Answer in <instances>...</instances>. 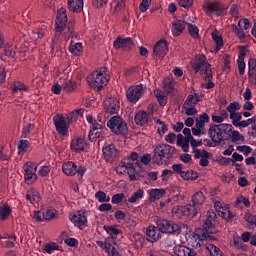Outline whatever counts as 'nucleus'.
I'll list each match as a JSON object with an SVG mask.
<instances>
[{
	"instance_id": "62",
	"label": "nucleus",
	"mask_w": 256,
	"mask_h": 256,
	"mask_svg": "<svg viewBox=\"0 0 256 256\" xmlns=\"http://www.w3.org/2000/svg\"><path fill=\"white\" fill-rule=\"evenodd\" d=\"M236 149L237 151H240V153H244L245 157H247L253 151V149L247 145L237 146Z\"/></svg>"
},
{
	"instance_id": "32",
	"label": "nucleus",
	"mask_w": 256,
	"mask_h": 256,
	"mask_svg": "<svg viewBox=\"0 0 256 256\" xmlns=\"http://www.w3.org/2000/svg\"><path fill=\"white\" fill-rule=\"evenodd\" d=\"M42 215L44 221H53V219L57 218V211L54 208L48 207L42 210Z\"/></svg>"
},
{
	"instance_id": "42",
	"label": "nucleus",
	"mask_w": 256,
	"mask_h": 256,
	"mask_svg": "<svg viewBox=\"0 0 256 256\" xmlns=\"http://www.w3.org/2000/svg\"><path fill=\"white\" fill-rule=\"evenodd\" d=\"M104 230L111 236L112 240L117 239V235L122 233L121 229L117 228V226H104Z\"/></svg>"
},
{
	"instance_id": "47",
	"label": "nucleus",
	"mask_w": 256,
	"mask_h": 256,
	"mask_svg": "<svg viewBox=\"0 0 256 256\" xmlns=\"http://www.w3.org/2000/svg\"><path fill=\"white\" fill-rule=\"evenodd\" d=\"M44 251L48 253V255H51L55 253V251H59V244L55 242L46 243L44 245Z\"/></svg>"
},
{
	"instance_id": "12",
	"label": "nucleus",
	"mask_w": 256,
	"mask_h": 256,
	"mask_svg": "<svg viewBox=\"0 0 256 256\" xmlns=\"http://www.w3.org/2000/svg\"><path fill=\"white\" fill-rule=\"evenodd\" d=\"M227 6L220 1L208 2L203 5V10L205 13H214L216 17H221L225 13Z\"/></svg>"
},
{
	"instance_id": "64",
	"label": "nucleus",
	"mask_w": 256,
	"mask_h": 256,
	"mask_svg": "<svg viewBox=\"0 0 256 256\" xmlns=\"http://www.w3.org/2000/svg\"><path fill=\"white\" fill-rule=\"evenodd\" d=\"M248 81L250 85H256V70L248 71Z\"/></svg>"
},
{
	"instance_id": "5",
	"label": "nucleus",
	"mask_w": 256,
	"mask_h": 256,
	"mask_svg": "<svg viewBox=\"0 0 256 256\" xmlns=\"http://www.w3.org/2000/svg\"><path fill=\"white\" fill-rule=\"evenodd\" d=\"M187 243L194 247L195 249H199V247L205 246L207 241H213L215 237L203 234L201 229L195 230V232H190L187 237Z\"/></svg>"
},
{
	"instance_id": "36",
	"label": "nucleus",
	"mask_w": 256,
	"mask_h": 256,
	"mask_svg": "<svg viewBox=\"0 0 256 256\" xmlns=\"http://www.w3.org/2000/svg\"><path fill=\"white\" fill-rule=\"evenodd\" d=\"M69 51L72 53V55L79 57L83 53V44L73 43V41H71Z\"/></svg>"
},
{
	"instance_id": "27",
	"label": "nucleus",
	"mask_w": 256,
	"mask_h": 256,
	"mask_svg": "<svg viewBox=\"0 0 256 256\" xmlns=\"http://www.w3.org/2000/svg\"><path fill=\"white\" fill-rule=\"evenodd\" d=\"M74 29H75V20H70L65 24H62L61 26L55 27V31H57V33L64 32L65 35H67V33H69L70 35L71 33H73Z\"/></svg>"
},
{
	"instance_id": "45",
	"label": "nucleus",
	"mask_w": 256,
	"mask_h": 256,
	"mask_svg": "<svg viewBox=\"0 0 256 256\" xmlns=\"http://www.w3.org/2000/svg\"><path fill=\"white\" fill-rule=\"evenodd\" d=\"M188 33L192 39H201L199 28L194 24L188 23Z\"/></svg>"
},
{
	"instance_id": "19",
	"label": "nucleus",
	"mask_w": 256,
	"mask_h": 256,
	"mask_svg": "<svg viewBox=\"0 0 256 256\" xmlns=\"http://www.w3.org/2000/svg\"><path fill=\"white\" fill-rule=\"evenodd\" d=\"M103 125L100 123L96 122L93 125H90V131L88 134V139L91 141V143H95L97 139H103Z\"/></svg>"
},
{
	"instance_id": "29",
	"label": "nucleus",
	"mask_w": 256,
	"mask_h": 256,
	"mask_svg": "<svg viewBox=\"0 0 256 256\" xmlns=\"http://www.w3.org/2000/svg\"><path fill=\"white\" fill-rule=\"evenodd\" d=\"M68 9L72 13H81L83 11V0H68Z\"/></svg>"
},
{
	"instance_id": "56",
	"label": "nucleus",
	"mask_w": 256,
	"mask_h": 256,
	"mask_svg": "<svg viewBox=\"0 0 256 256\" xmlns=\"http://www.w3.org/2000/svg\"><path fill=\"white\" fill-rule=\"evenodd\" d=\"M238 27L244 31H247L248 29H251V23L249 22V19L242 18L238 22Z\"/></svg>"
},
{
	"instance_id": "60",
	"label": "nucleus",
	"mask_w": 256,
	"mask_h": 256,
	"mask_svg": "<svg viewBox=\"0 0 256 256\" xmlns=\"http://www.w3.org/2000/svg\"><path fill=\"white\" fill-rule=\"evenodd\" d=\"M29 147V140H20L18 144L19 153H27Z\"/></svg>"
},
{
	"instance_id": "20",
	"label": "nucleus",
	"mask_w": 256,
	"mask_h": 256,
	"mask_svg": "<svg viewBox=\"0 0 256 256\" xmlns=\"http://www.w3.org/2000/svg\"><path fill=\"white\" fill-rule=\"evenodd\" d=\"M217 217V214L213 211H208L207 213V219L204 222V230L206 233H210L213 235L214 233H217V230H215V224H213V221H215V218Z\"/></svg>"
},
{
	"instance_id": "35",
	"label": "nucleus",
	"mask_w": 256,
	"mask_h": 256,
	"mask_svg": "<svg viewBox=\"0 0 256 256\" xmlns=\"http://www.w3.org/2000/svg\"><path fill=\"white\" fill-rule=\"evenodd\" d=\"M11 215V206L9 204L0 205V219L1 221H7Z\"/></svg>"
},
{
	"instance_id": "16",
	"label": "nucleus",
	"mask_w": 256,
	"mask_h": 256,
	"mask_svg": "<svg viewBox=\"0 0 256 256\" xmlns=\"http://www.w3.org/2000/svg\"><path fill=\"white\" fill-rule=\"evenodd\" d=\"M169 53V42L167 40H159L153 47L154 59H163Z\"/></svg>"
},
{
	"instance_id": "26",
	"label": "nucleus",
	"mask_w": 256,
	"mask_h": 256,
	"mask_svg": "<svg viewBox=\"0 0 256 256\" xmlns=\"http://www.w3.org/2000/svg\"><path fill=\"white\" fill-rule=\"evenodd\" d=\"M174 253L177 256H197V252L186 246H176Z\"/></svg>"
},
{
	"instance_id": "57",
	"label": "nucleus",
	"mask_w": 256,
	"mask_h": 256,
	"mask_svg": "<svg viewBox=\"0 0 256 256\" xmlns=\"http://www.w3.org/2000/svg\"><path fill=\"white\" fill-rule=\"evenodd\" d=\"M231 140L232 143H238V141H245V136L241 135V133H239V131L234 130L232 131V135H231Z\"/></svg>"
},
{
	"instance_id": "25",
	"label": "nucleus",
	"mask_w": 256,
	"mask_h": 256,
	"mask_svg": "<svg viewBox=\"0 0 256 256\" xmlns=\"http://www.w3.org/2000/svg\"><path fill=\"white\" fill-rule=\"evenodd\" d=\"M134 122L136 125H139L140 127H145L147 123H149V114L147 112L140 110L135 114Z\"/></svg>"
},
{
	"instance_id": "50",
	"label": "nucleus",
	"mask_w": 256,
	"mask_h": 256,
	"mask_svg": "<svg viewBox=\"0 0 256 256\" xmlns=\"http://www.w3.org/2000/svg\"><path fill=\"white\" fill-rule=\"evenodd\" d=\"M0 161H11V153L0 144Z\"/></svg>"
},
{
	"instance_id": "31",
	"label": "nucleus",
	"mask_w": 256,
	"mask_h": 256,
	"mask_svg": "<svg viewBox=\"0 0 256 256\" xmlns=\"http://www.w3.org/2000/svg\"><path fill=\"white\" fill-rule=\"evenodd\" d=\"M163 89L167 93V95H171L173 91H175V80L171 78H165L163 80Z\"/></svg>"
},
{
	"instance_id": "30",
	"label": "nucleus",
	"mask_w": 256,
	"mask_h": 256,
	"mask_svg": "<svg viewBox=\"0 0 256 256\" xmlns=\"http://www.w3.org/2000/svg\"><path fill=\"white\" fill-rule=\"evenodd\" d=\"M201 101V98L199 97L198 93L190 94L187 96L184 104H183V109L186 107H195L197 103Z\"/></svg>"
},
{
	"instance_id": "28",
	"label": "nucleus",
	"mask_w": 256,
	"mask_h": 256,
	"mask_svg": "<svg viewBox=\"0 0 256 256\" xmlns=\"http://www.w3.org/2000/svg\"><path fill=\"white\" fill-rule=\"evenodd\" d=\"M65 23H67V9L61 7L57 12L55 27H61V25H65Z\"/></svg>"
},
{
	"instance_id": "34",
	"label": "nucleus",
	"mask_w": 256,
	"mask_h": 256,
	"mask_svg": "<svg viewBox=\"0 0 256 256\" xmlns=\"http://www.w3.org/2000/svg\"><path fill=\"white\" fill-rule=\"evenodd\" d=\"M212 39L216 43L215 51H221L225 43L223 42V36L219 35V31L212 32Z\"/></svg>"
},
{
	"instance_id": "39",
	"label": "nucleus",
	"mask_w": 256,
	"mask_h": 256,
	"mask_svg": "<svg viewBox=\"0 0 256 256\" xmlns=\"http://www.w3.org/2000/svg\"><path fill=\"white\" fill-rule=\"evenodd\" d=\"M144 175L143 177H140V179H147L144 180V182L146 183V185H149V183H151V181H157L158 177H159V172H143Z\"/></svg>"
},
{
	"instance_id": "23",
	"label": "nucleus",
	"mask_w": 256,
	"mask_h": 256,
	"mask_svg": "<svg viewBox=\"0 0 256 256\" xmlns=\"http://www.w3.org/2000/svg\"><path fill=\"white\" fill-rule=\"evenodd\" d=\"M146 239L149 243H157L159 241V228L150 225L146 229Z\"/></svg>"
},
{
	"instance_id": "1",
	"label": "nucleus",
	"mask_w": 256,
	"mask_h": 256,
	"mask_svg": "<svg viewBox=\"0 0 256 256\" xmlns=\"http://www.w3.org/2000/svg\"><path fill=\"white\" fill-rule=\"evenodd\" d=\"M177 155V149L169 144H158L153 150L152 161L156 165H167Z\"/></svg>"
},
{
	"instance_id": "44",
	"label": "nucleus",
	"mask_w": 256,
	"mask_h": 256,
	"mask_svg": "<svg viewBox=\"0 0 256 256\" xmlns=\"http://www.w3.org/2000/svg\"><path fill=\"white\" fill-rule=\"evenodd\" d=\"M231 29L232 32L235 33L236 37H238L240 41H245V39H247V35H245V30L237 27V25L235 24L231 25Z\"/></svg>"
},
{
	"instance_id": "40",
	"label": "nucleus",
	"mask_w": 256,
	"mask_h": 256,
	"mask_svg": "<svg viewBox=\"0 0 256 256\" xmlns=\"http://www.w3.org/2000/svg\"><path fill=\"white\" fill-rule=\"evenodd\" d=\"M205 249H207V251H209L211 256H223V252L221 251V249H219V247H217L211 243L206 242Z\"/></svg>"
},
{
	"instance_id": "13",
	"label": "nucleus",
	"mask_w": 256,
	"mask_h": 256,
	"mask_svg": "<svg viewBox=\"0 0 256 256\" xmlns=\"http://www.w3.org/2000/svg\"><path fill=\"white\" fill-rule=\"evenodd\" d=\"M190 65L195 74L199 73V71H204L209 65L207 61V56L204 54H196L194 58L190 61Z\"/></svg>"
},
{
	"instance_id": "3",
	"label": "nucleus",
	"mask_w": 256,
	"mask_h": 256,
	"mask_svg": "<svg viewBox=\"0 0 256 256\" xmlns=\"http://www.w3.org/2000/svg\"><path fill=\"white\" fill-rule=\"evenodd\" d=\"M67 119V120H66ZM63 116V114H56L53 117V123L55 126V129L61 137H68L69 136V125L75 123L77 121V116L72 111L68 113L67 117Z\"/></svg>"
},
{
	"instance_id": "55",
	"label": "nucleus",
	"mask_w": 256,
	"mask_h": 256,
	"mask_svg": "<svg viewBox=\"0 0 256 256\" xmlns=\"http://www.w3.org/2000/svg\"><path fill=\"white\" fill-rule=\"evenodd\" d=\"M226 110L228 113H230V115L237 113V111L241 110V104H239V102H232L227 106Z\"/></svg>"
},
{
	"instance_id": "6",
	"label": "nucleus",
	"mask_w": 256,
	"mask_h": 256,
	"mask_svg": "<svg viewBox=\"0 0 256 256\" xmlns=\"http://www.w3.org/2000/svg\"><path fill=\"white\" fill-rule=\"evenodd\" d=\"M86 81L94 91H103L104 85L109 82V78L102 71H94L87 76Z\"/></svg>"
},
{
	"instance_id": "10",
	"label": "nucleus",
	"mask_w": 256,
	"mask_h": 256,
	"mask_svg": "<svg viewBox=\"0 0 256 256\" xmlns=\"http://www.w3.org/2000/svg\"><path fill=\"white\" fill-rule=\"evenodd\" d=\"M102 156L107 163H115L121 157V151L115 144H107L102 148Z\"/></svg>"
},
{
	"instance_id": "15",
	"label": "nucleus",
	"mask_w": 256,
	"mask_h": 256,
	"mask_svg": "<svg viewBox=\"0 0 256 256\" xmlns=\"http://www.w3.org/2000/svg\"><path fill=\"white\" fill-rule=\"evenodd\" d=\"M214 207L217 211V214L221 217V219H224L225 221H232L235 217V214L229 210V205L223 206L220 201H214Z\"/></svg>"
},
{
	"instance_id": "7",
	"label": "nucleus",
	"mask_w": 256,
	"mask_h": 256,
	"mask_svg": "<svg viewBox=\"0 0 256 256\" xmlns=\"http://www.w3.org/2000/svg\"><path fill=\"white\" fill-rule=\"evenodd\" d=\"M62 172L68 177H75V175H78L80 179H83V175L87 173V167L77 165V163L73 161H67L62 164Z\"/></svg>"
},
{
	"instance_id": "33",
	"label": "nucleus",
	"mask_w": 256,
	"mask_h": 256,
	"mask_svg": "<svg viewBox=\"0 0 256 256\" xmlns=\"http://www.w3.org/2000/svg\"><path fill=\"white\" fill-rule=\"evenodd\" d=\"M197 215V208L195 205L188 204L186 206H182V217H195Z\"/></svg>"
},
{
	"instance_id": "18",
	"label": "nucleus",
	"mask_w": 256,
	"mask_h": 256,
	"mask_svg": "<svg viewBox=\"0 0 256 256\" xmlns=\"http://www.w3.org/2000/svg\"><path fill=\"white\" fill-rule=\"evenodd\" d=\"M114 49H122L123 51H131L133 49V39L131 37L123 38L119 36L114 42H113Z\"/></svg>"
},
{
	"instance_id": "52",
	"label": "nucleus",
	"mask_w": 256,
	"mask_h": 256,
	"mask_svg": "<svg viewBox=\"0 0 256 256\" xmlns=\"http://www.w3.org/2000/svg\"><path fill=\"white\" fill-rule=\"evenodd\" d=\"M223 65V71H225L226 73H231V55L225 54L223 56Z\"/></svg>"
},
{
	"instance_id": "59",
	"label": "nucleus",
	"mask_w": 256,
	"mask_h": 256,
	"mask_svg": "<svg viewBox=\"0 0 256 256\" xmlns=\"http://www.w3.org/2000/svg\"><path fill=\"white\" fill-rule=\"evenodd\" d=\"M204 80L212 81L213 80V70H211V64H207L206 68H204Z\"/></svg>"
},
{
	"instance_id": "37",
	"label": "nucleus",
	"mask_w": 256,
	"mask_h": 256,
	"mask_svg": "<svg viewBox=\"0 0 256 256\" xmlns=\"http://www.w3.org/2000/svg\"><path fill=\"white\" fill-rule=\"evenodd\" d=\"M181 177L182 179H184V181H196V179L199 178V173H197V171L194 170H188L182 172Z\"/></svg>"
},
{
	"instance_id": "49",
	"label": "nucleus",
	"mask_w": 256,
	"mask_h": 256,
	"mask_svg": "<svg viewBox=\"0 0 256 256\" xmlns=\"http://www.w3.org/2000/svg\"><path fill=\"white\" fill-rule=\"evenodd\" d=\"M154 95L160 107H165V105H167V96H164L163 92H161L160 90H157V92H154Z\"/></svg>"
},
{
	"instance_id": "2",
	"label": "nucleus",
	"mask_w": 256,
	"mask_h": 256,
	"mask_svg": "<svg viewBox=\"0 0 256 256\" xmlns=\"http://www.w3.org/2000/svg\"><path fill=\"white\" fill-rule=\"evenodd\" d=\"M233 134V125L231 124H211L208 130V135L215 145L221 144L222 141H227L225 135Z\"/></svg>"
},
{
	"instance_id": "4",
	"label": "nucleus",
	"mask_w": 256,
	"mask_h": 256,
	"mask_svg": "<svg viewBox=\"0 0 256 256\" xmlns=\"http://www.w3.org/2000/svg\"><path fill=\"white\" fill-rule=\"evenodd\" d=\"M107 127L110 128L111 133L118 136H125L129 133L127 122L121 116H113L107 122Z\"/></svg>"
},
{
	"instance_id": "21",
	"label": "nucleus",
	"mask_w": 256,
	"mask_h": 256,
	"mask_svg": "<svg viewBox=\"0 0 256 256\" xmlns=\"http://www.w3.org/2000/svg\"><path fill=\"white\" fill-rule=\"evenodd\" d=\"M239 55L237 60L239 75H245V56L247 55V46H239Z\"/></svg>"
},
{
	"instance_id": "22",
	"label": "nucleus",
	"mask_w": 256,
	"mask_h": 256,
	"mask_svg": "<svg viewBox=\"0 0 256 256\" xmlns=\"http://www.w3.org/2000/svg\"><path fill=\"white\" fill-rule=\"evenodd\" d=\"M185 27H187V22H185L184 20L176 19L172 23L171 28L173 37H179L183 33V31H185Z\"/></svg>"
},
{
	"instance_id": "14",
	"label": "nucleus",
	"mask_w": 256,
	"mask_h": 256,
	"mask_svg": "<svg viewBox=\"0 0 256 256\" xmlns=\"http://www.w3.org/2000/svg\"><path fill=\"white\" fill-rule=\"evenodd\" d=\"M121 109V102L116 97L107 98L104 101V111L110 115H117Z\"/></svg>"
},
{
	"instance_id": "8",
	"label": "nucleus",
	"mask_w": 256,
	"mask_h": 256,
	"mask_svg": "<svg viewBox=\"0 0 256 256\" xmlns=\"http://www.w3.org/2000/svg\"><path fill=\"white\" fill-rule=\"evenodd\" d=\"M156 225L160 233H167L170 235L173 233H181V225L167 219L157 220Z\"/></svg>"
},
{
	"instance_id": "24",
	"label": "nucleus",
	"mask_w": 256,
	"mask_h": 256,
	"mask_svg": "<svg viewBox=\"0 0 256 256\" xmlns=\"http://www.w3.org/2000/svg\"><path fill=\"white\" fill-rule=\"evenodd\" d=\"M86 145L87 142H85V137H78L72 140L70 147L75 153H81L85 151Z\"/></svg>"
},
{
	"instance_id": "9",
	"label": "nucleus",
	"mask_w": 256,
	"mask_h": 256,
	"mask_svg": "<svg viewBox=\"0 0 256 256\" xmlns=\"http://www.w3.org/2000/svg\"><path fill=\"white\" fill-rule=\"evenodd\" d=\"M121 164L124 173L128 174L130 181H139L141 177H145V175H141L140 172L135 170V162L130 160L129 157L123 158Z\"/></svg>"
},
{
	"instance_id": "53",
	"label": "nucleus",
	"mask_w": 256,
	"mask_h": 256,
	"mask_svg": "<svg viewBox=\"0 0 256 256\" xmlns=\"http://www.w3.org/2000/svg\"><path fill=\"white\" fill-rule=\"evenodd\" d=\"M26 199L30 201L32 205H37L41 201V195L39 193H29L26 195Z\"/></svg>"
},
{
	"instance_id": "38",
	"label": "nucleus",
	"mask_w": 256,
	"mask_h": 256,
	"mask_svg": "<svg viewBox=\"0 0 256 256\" xmlns=\"http://www.w3.org/2000/svg\"><path fill=\"white\" fill-rule=\"evenodd\" d=\"M78 84L76 81L68 80L62 84V89L66 93H73L77 89Z\"/></svg>"
},
{
	"instance_id": "41",
	"label": "nucleus",
	"mask_w": 256,
	"mask_h": 256,
	"mask_svg": "<svg viewBox=\"0 0 256 256\" xmlns=\"http://www.w3.org/2000/svg\"><path fill=\"white\" fill-rule=\"evenodd\" d=\"M132 243L136 249H141L145 243V237L139 233H136L132 238Z\"/></svg>"
},
{
	"instance_id": "17",
	"label": "nucleus",
	"mask_w": 256,
	"mask_h": 256,
	"mask_svg": "<svg viewBox=\"0 0 256 256\" xmlns=\"http://www.w3.org/2000/svg\"><path fill=\"white\" fill-rule=\"evenodd\" d=\"M70 221L78 227V229H85L87 227V212L85 210L77 211L71 218Z\"/></svg>"
},
{
	"instance_id": "61",
	"label": "nucleus",
	"mask_w": 256,
	"mask_h": 256,
	"mask_svg": "<svg viewBox=\"0 0 256 256\" xmlns=\"http://www.w3.org/2000/svg\"><path fill=\"white\" fill-rule=\"evenodd\" d=\"M107 3H109V0H92V5L96 9H103V7H107Z\"/></svg>"
},
{
	"instance_id": "51",
	"label": "nucleus",
	"mask_w": 256,
	"mask_h": 256,
	"mask_svg": "<svg viewBox=\"0 0 256 256\" xmlns=\"http://www.w3.org/2000/svg\"><path fill=\"white\" fill-rule=\"evenodd\" d=\"M192 202L195 205H203L205 203V195L203 193H195L192 196Z\"/></svg>"
},
{
	"instance_id": "11",
	"label": "nucleus",
	"mask_w": 256,
	"mask_h": 256,
	"mask_svg": "<svg viewBox=\"0 0 256 256\" xmlns=\"http://www.w3.org/2000/svg\"><path fill=\"white\" fill-rule=\"evenodd\" d=\"M144 93L145 88H143V84L132 85L126 91V99L129 103L135 105L143 97Z\"/></svg>"
},
{
	"instance_id": "54",
	"label": "nucleus",
	"mask_w": 256,
	"mask_h": 256,
	"mask_svg": "<svg viewBox=\"0 0 256 256\" xmlns=\"http://www.w3.org/2000/svg\"><path fill=\"white\" fill-rule=\"evenodd\" d=\"M24 181L27 185H33L37 181V172L24 174Z\"/></svg>"
},
{
	"instance_id": "63",
	"label": "nucleus",
	"mask_w": 256,
	"mask_h": 256,
	"mask_svg": "<svg viewBox=\"0 0 256 256\" xmlns=\"http://www.w3.org/2000/svg\"><path fill=\"white\" fill-rule=\"evenodd\" d=\"M114 248H115V243L113 242L112 238H106L105 245H104L105 252L108 253V251H111Z\"/></svg>"
},
{
	"instance_id": "46",
	"label": "nucleus",
	"mask_w": 256,
	"mask_h": 256,
	"mask_svg": "<svg viewBox=\"0 0 256 256\" xmlns=\"http://www.w3.org/2000/svg\"><path fill=\"white\" fill-rule=\"evenodd\" d=\"M12 89L14 93H19V91H29V86L21 81H15L12 84Z\"/></svg>"
},
{
	"instance_id": "43",
	"label": "nucleus",
	"mask_w": 256,
	"mask_h": 256,
	"mask_svg": "<svg viewBox=\"0 0 256 256\" xmlns=\"http://www.w3.org/2000/svg\"><path fill=\"white\" fill-rule=\"evenodd\" d=\"M35 131V124L27 123L22 130L21 138L22 139H29L31 132Z\"/></svg>"
},
{
	"instance_id": "48",
	"label": "nucleus",
	"mask_w": 256,
	"mask_h": 256,
	"mask_svg": "<svg viewBox=\"0 0 256 256\" xmlns=\"http://www.w3.org/2000/svg\"><path fill=\"white\" fill-rule=\"evenodd\" d=\"M23 170L25 171V174L37 173V166L35 163L28 161L23 165Z\"/></svg>"
},
{
	"instance_id": "58",
	"label": "nucleus",
	"mask_w": 256,
	"mask_h": 256,
	"mask_svg": "<svg viewBox=\"0 0 256 256\" xmlns=\"http://www.w3.org/2000/svg\"><path fill=\"white\" fill-rule=\"evenodd\" d=\"M230 119L232 120V125L236 127L237 123H239L243 119V116L241 112H234L230 114Z\"/></svg>"
}]
</instances>
